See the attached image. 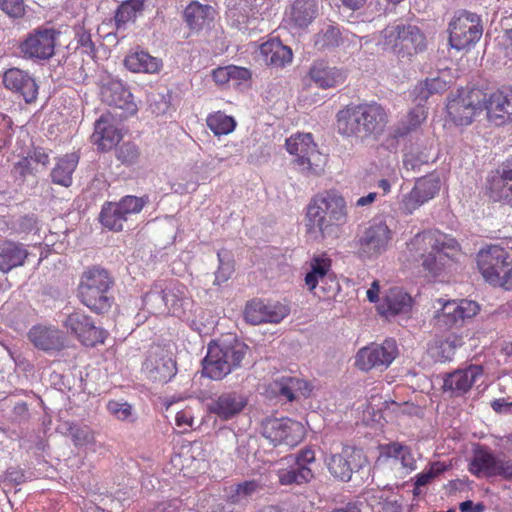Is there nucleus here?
<instances>
[{"label": "nucleus", "mask_w": 512, "mask_h": 512, "mask_svg": "<svg viewBox=\"0 0 512 512\" xmlns=\"http://www.w3.org/2000/svg\"><path fill=\"white\" fill-rule=\"evenodd\" d=\"M249 353V346L236 338L213 341L208 345L202 361L203 375L212 380H221L241 368Z\"/></svg>", "instance_id": "4"}, {"label": "nucleus", "mask_w": 512, "mask_h": 512, "mask_svg": "<svg viewBox=\"0 0 512 512\" xmlns=\"http://www.w3.org/2000/svg\"><path fill=\"white\" fill-rule=\"evenodd\" d=\"M490 95L478 88L461 89L458 95L448 100L446 109L450 119L456 125H469L473 117L486 110L488 113V102Z\"/></svg>", "instance_id": "8"}, {"label": "nucleus", "mask_w": 512, "mask_h": 512, "mask_svg": "<svg viewBox=\"0 0 512 512\" xmlns=\"http://www.w3.org/2000/svg\"><path fill=\"white\" fill-rule=\"evenodd\" d=\"M307 229L314 238H337L348 221L344 197L334 190L315 195L307 207Z\"/></svg>", "instance_id": "2"}, {"label": "nucleus", "mask_w": 512, "mask_h": 512, "mask_svg": "<svg viewBox=\"0 0 512 512\" xmlns=\"http://www.w3.org/2000/svg\"><path fill=\"white\" fill-rule=\"evenodd\" d=\"M217 256H218L220 265L215 274L214 283L217 285H220L221 283L226 282L231 277L234 269L230 262L223 261L220 253H218Z\"/></svg>", "instance_id": "56"}, {"label": "nucleus", "mask_w": 512, "mask_h": 512, "mask_svg": "<svg viewBox=\"0 0 512 512\" xmlns=\"http://www.w3.org/2000/svg\"><path fill=\"white\" fill-rule=\"evenodd\" d=\"M325 463L334 478L347 482L354 472L367 465V458L361 449L345 445L340 452L327 456Z\"/></svg>", "instance_id": "14"}, {"label": "nucleus", "mask_w": 512, "mask_h": 512, "mask_svg": "<svg viewBox=\"0 0 512 512\" xmlns=\"http://www.w3.org/2000/svg\"><path fill=\"white\" fill-rule=\"evenodd\" d=\"M445 469H446V466L443 463H440V462L432 463L428 470L423 471L416 475V477H415L416 489H420V487L427 485L437 475H439L443 471H445Z\"/></svg>", "instance_id": "53"}, {"label": "nucleus", "mask_w": 512, "mask_h": 512, "mask_svg": "<svg viewBox=\"0 0 512 512\" xmlns=\"http://www.w3.org/2000/svg\"><path fill=\"white\" fill-rule=\"evenodd\" d=\"M449 43L456 50L474 45L483 34L480 17L472 12L461 11L449 23Z\"/></svg>", "instance_id": "9"}, {"label": "nucleus", "mask_w": 512, "mask_h": 512, "mask_svg": "<svg viewBox=\"0 0 512 512\" xmlns=\"http://www.w3.org/2000/svg\"><path fill=\"white\" fill-rule=\"evenodd\" d=\"M441 182L438 176L429 175L416 180L413 189L403 195L401 209L406 214H412L420 206L433 199L439 192Z\"/></svg>", "instance_id": "20"}, {"label": "nucleus", "mask_w": 512, "mask_h": 512, "mask_svg": "<svg viewBox=\"0 0 512 512\" xmlns=\"http://www.w3.org/2000/svg\"><path fill=\"white\" fill-rule=\"evenodd\" d=\"M78 161L79 157L75 153L66 154L59 158L51 171L53 183L69 187L72 184V174L77 167Z\"/></svg>", "instance_id": "38"}, {"label": "nucleus", "mask_w": 512, "mask_h": 512, "mask_svg": "<svg viewBox=\"0 0 512 512\" xmlns=\"http://www.w3.org/2000/svg\"><path fill=\"white\" fill-rule=\"evenodd\" d=\"M512 257L509 252L498 245H491L480 250L477 255L478 269L486 282H498L499 276Z\"/></svg>", "instance_id": "18"}, {"label": "nucleus", "mask_w": 512, "mask_h": 512, "mask_svg": "<svg viewBox=\"0 0 512 512\" xmlns=\"http://www.w3.org/2000/svg\"><path fill=\"white\" fill-rule=\"evenodd\" d=\"M68 431L76 446H86L94 441V433L88 426L71 424Z\"/></svg>", "instance_id": "52"}, {"label": "nucleus", "mask_w": 512, "mask_h": 512, "mask_svg": "<svg viewBox=\"0 0 512 512\" xmlns=\"http://www.w3.org/2000/svg\"><path fill=\"white\" fill-rule=\"evenodd\" d=\"M58 36L59 32L53 28L35 29L20 44V51L26 59H50L55 53L54 50Z\"/></svg>", "instance_id": "17"}, {"label": "nucleus", "mask_w": 512, "mask_h": 512, "mask_svg": "<svg viewBox=\"0 0 512 512\" xmlns=\"http://www.w3.org/2000/svg\"><path fill=\"white\" fill-rule=\"evenodd\" d=\"M426 119L425 111L422 107H417L410 111L393 129V137L400 138L408 135L417 129Z\"/></svg>", "instance_id": "44"}, {"label": "nucleus", "mask_w": 512, "mask_h": 512, "mask_svg": "<svg viewBox=\"0 0 512 512\" xmlns=\"http://www.w3.org/2000/svg\"><path fill=\"white\" fill-rule=\"evenodd\" d=\"M341 42L340 31L337 27L329 25L320 31L315 37V47L318 50H331L339 46Z\"/></svg>", "instance_id": "49"}, {"label": "nucleus", "mask_w": 512, "mask_h": 512, "mask_svg": "<svg viewBox=\"0 0 512 512\" xmlns=\"http://www.w3.org/2000/svg\"><path fill=\"white\" fill-rule=\"evenodd\" d=\"M491 285L501 287L505 290H512V258L499 276L498 282H492Z\"/></svg>", "instance_id": "57"}, {"label": "nucleus", "mask_w": 512, "mask_h": 512, "mask_svg": "<svg viewBox=\"0 0 512 512\" xmlns=\"http://www.w3.org/2000/svg\"><path fill=\"white\" fill-rule=\"evenodd\" d=\"M491 407L496 413L512 414V402H507L505 399H495Z\"/></svg>", "instance_id": "63"}, {"label": "nucleus", "mask_w": 512, "mask_h": 512, "mask_svg": "<svg viewBox=\"0 0 512 512\" xmlns=\"http://www.w3.org/2000/svg\"><path fill=\"white\" fill-rule=\"evenodd\" d=\"M143 303L150 313L178 318L187 316L193 308L188 288L178 281L156 284L145 294Z\"/></svg>", "instance_id": "5"}, {"label": "nucleus", "mask_w": 512, "mask_h": 512, "mask_svg": "<svg viewBox=\"0 0 512 512\" xmlns=\"http://www.w3.org/2000/svg\"><path fill=\"white\" fill-rule=\"evenodd\" d=\"M413 25H404V24H393L388 25L382 32L381 36L383 38L381 44L384 48L391 49L393 52H399L402 44L404 43V39L408 35L407 32L410 30Z\"/></svg>", "instance_id": "41"}, {"label": "nucleus", "mask_w": 512, "mask_h": 512, "mask_svg": "<svg viewBox=\"0 0 512 512\" xmlns=\"http://www.w3.org/2000/svg\"><path fill=\"white\" fill-rule=\"evenodd\" d=\"M436 303L441 307L433 317V325L439 330L459 328L466 319L472 318L479 311V305L467 299L443 301L440 298Z\"/></svg>", "instance_id": "11"}, {"label": "nucleus", "mask_w": 512, "mask_h": 512, "mask_svg": "<svg viewBox=\"0 0 512 512\" xmlns=\"http://www.w3.org/2000/svg\"><path fill=\"white\" fill-rule=\"evenodd\" d=\"M274 391L288 401H293L297 394L308 396L310 389L308 383L298 377L282 376L274 382Z\"/></svg>", "instance_id": "37"}, {"label": "nucleus", "mask_w": 512, "mask_h": 512, "mask_svg": "<svg viewBox=\"0 0 512 512\" xmlns=\"http://www.w3.org/2000/svg\"><path fill=\"white\" fill-rule=\"evenodd\" d=\"M106 408L110 415L121 421H133L134 412L132 406L126 401L110 400Z\"/></svg>", "instance_id": "50"}, {"label": "nucleus", "mask_w": 512, "mask_h": 512, "mask_svg": "<svg viewBox=\"0 0 512 512\" xmlns=\"http://www.w3.org/2000/svg\"><path fill=\"white\" fill-rule=\"evenodd\" d=\"M259 484L255 480L244 481L227 489V501L235 505H244L258 491Z\"/></svg>", "instance_id": "43"}, {"label": "nucleus", "mask_w": 512, "mask_h": 512, "mask_svg": "<svg viewBox=\"0 0 512 512\" xmlns=\"http://www.w3.org/2000/svg\"><path fill=\"white\" fill-rule=\"evenodd\" d=\"M62 324L70 335L85 346L93 347L103 343L106 338V332L96 326L93 319L82 310H75L67 314Z\"/></svg>", "instance_id": "15"}, {"label": "nucleus", "mask_w": 512, "mask_h": 512, "mask_svg": "<svg viewBox=\"0 0 512 512\" xmlns=\"http://www.w3.org/2000/svg\"><path fill=\"white\" fill-rule=\"evenodd\" d=\"M487 189L491 200L512 206V158L507 159L496 174L487 179Z\"/></svg>", "instance_id": "24"}, {"label": "nucleus", "mask_w": 512, "mask_h": 512, "mask_svg": "<svg viewBox=\"0 0 512 512\" xmlns=\"http://www.w3.org/2000/svg\"><path fill=\"white\" fill-rule=\"evenodd\" d=\"M18 225L21 231L30 232L37 225V217L34 214L21 216L18 220Z\"/></svg>", "instance_id": "62"}, {"label": "nucleus", "mask_w": 512, "mask_h": 512, "mask_svg": "<svg viewBox=\"0 0 512 512\" xmlns=\"http://www.w3.org/2000/svg\"><path fill=\"white\" fill-rule=\"evenodd\" d=\"M488 118L497 125L512 122V89H501L490 94Z\"/></svg>", "instance_id": "29"}, {"label": "nucleus", "mask_w": 512, "mask_h": 512, "mask_svg": "<svg viewBox=\"0 0 512 512\" xmlns=\"http://www.w3.org/2000/svg\"><path fill=\"white\" fill-rule=\"evenodd\" d=\"M459 346H461V339L456 336L435 339L429 343L427 353L435 362L444 363L453 359Z\"/></svg>", "instance_id": "35"}, {"label": "nucleus", "mask_w": 512, "mask_h": 512, "mask_svg": "<svg viewBox=\"0 0 512 512\" xmlns=\"http://www.w3.org/2000/svg\"><path fill=\"white\" fill-rule=\"evenodd\" d=\"M278 476L282 485H299L309 482L314 477V474L310 467H300L294 464L288 470L279 471Z\"/></svg>", "instance_id": "45"}, {"label": "nucleus", "mask_w": 512, "mask_h": 512, "mask_svg": "<svg viewBox=\"0 0 512 512\" xmlns=\"http://www.w3.org/2000/svg\"><path fill=\"white\" fill-rule=\"evenodd\" d=\"M408 36L404 39L398 55L405 57L421 52L425 48V37L418 27H411L407 32Z\"/></svg>", "instance_id": "47"}, {"label": "nucleus", "mask_w": 512, "mask_h": 512, "mask_svg": "<svg viewBox=\"0 0 512 512\" xmlns=\"http://www.w3.org/2000/svg\"><path fill=\"white\" fill-rule=\"evenodd\" d=\"M427 85L428 84L426 83V81L420 82L414 87L412 91V94L415 98V101L417 102L418 107H421V105L424 102H426L427 99L431 96L430 90L427 87Z\"/></svg>", "instance_id": "58"}, {"label": "nucleus", "mask_w": 512, "mask_h": 512, "mask_svg": "<svg viewBox=\"0 0 512 512\" xmlns=\"http://www.w3.org/2000/svg\"><path fill=\"white\" fill-rule=\"evenodd\" d=\"M412 298L401 288H392L385 297L381 306V312L386 315L407 313L411 310Z\"/></svg>", "instance_id": "36"}, {"label": "nucleus", "mask_w": 512, "mask_h": 512, "mask_svg": "<svg viewBox=\"0 0 512 512\" xmlns=\"http://www.w3.org/2000/svg\"><path fill=\"white\" fill-rule=\"evenodd\" d=\"M391 239V231L382 221H374L355 238L356 254L362 260H372L384 253Z\"/></svg>", "instance_id": "12"}, {"label": "nucleus", "mask_w": 512, "mask_h": 512, "mask_svg": "<svg viewBox=\"0 0 512 512\" xmlns=\"http://www.w3.org/2000/svg\"><path fill=\"white\" fill-rule=\"evenodd\" d=\"M260 57L266 65L283 67L292 61V50L278 39H271L260 46Z\"/></svg>", "instance_id": "31"}, {"label": "nucleus", "mask_w": 512, "mask_h": 512, "mask_svg": "<svg viewBox=\"0 0 512 512\" xmlns=\"http://www.w3.org/2000/svg\"><path fill=\"white\" fill-rule=\"evenodd\" d=\"M226 437L236 442L235 453L237 458L244 463H249L256 454L258 448L257 439L249 434L242 433L238 435L233 431H228Z\"/></svg>", "instance_id": "40"}, {"label": "nucleus", "mask_w": 512, "mask_h": 512, "mask_svg": "<svg viewBox=\"0 0 512 512\" xmlns=\"http://www.w3.org/2000/svg\"><path fill=\"white\" fill-rule=\"evenodd\" d=\"M338 133L359 142L376 140L389 122L386 109L377 102L350 104L336 115Z\"/></svg>", "instance_id": "1"}, {"label": "nucleus", "mask_w": 512, "mask_h": 512, "mask_svg": "<svg viewBox=\"0 0 512 512\" xmlns=\"http://www.w3.org/2000/svg\"><path fill=\"white\" fill-rule=\"evenodd\" d=\"M482 376L483 368L480 365H469L464 369H457L444 376L443 390L450 392L452 396H462Z\"/></svg>", "instance_id": "23"}, {"label": "nucleus", "mask_w": 512, "mask_h": 512, "mask_svg": "<svg viewBox=\"0 0 512 512\" xmlns=\"http://www.w3.org/2000/svg\"><path fill=\"white\" fill-rule=\"evenodd\" d=\"M31 343L43 351H59L64 347L65 336L54 326L35 325L28 332Z\"/></svg>", "instance_id": "26"}, {"label": "nucleus", "mask_w": 512, "mask_h": 512, "mask_svg": "<svg viewBox=\"0 0 512 512\" xmlns=\"http://www.w3.org/2000/svg\"><path fill=\"white\" fill-rule=\"evenodd\" d=\"M212 77L217 84L223 85L228 83L232 78V66L219 67L215 69Z\"/></svg>", "instance_id": "60"}, {"label": "nucleus", "mask_w": 512, "mask_h": 512, "mask_svg": "<svg viewBox=\"0 0 512 512\" xmlns=\"http://www.w3.org/2000/svg\"><path fill=\"white\" fill-rule=\"evenodd\" d=\"M207 126L216 136H220L233 132L236 122L233 117L222 112H216L208 116Z\"/></svg>", "instance_id": "48"}, {"label": "nucleus", "mask_w": 512, "mask_h": 512, "mask_svg": "<svg viewBox=\"0 0 512 512\" xmlns=\"http://www.w3.org/2000/svg\"><path fill=\"white\" fill-rule=\"evenodd\" d=\"M398 355L394 339H386L382 344H372L359 350L356 365L363 371L387 369Z\"/></svg>", "instance_id": "16"}, {"label": "nucleus", "mask_w": 512, "mask_h": 512, "mask_svg": "<svg viewBox=\"0 0 512 512\" xmlns=\"http://www.w3.org/2000/svg\"><path fill=\"white\" fill-rule=\"evenodd\" d=\"M315 462V453L311 449L301 450L295 457V464L302 467H310Z\"/></svg>", "instance_id": "59"}, {"label": "nucleus", "mask_w": 512, "mask_h": 512, "mask_svg": "<svg viewBox=\"0 0 512 512\" xmlns=\"http://www.w3.org/2000/svg\"><path fill=\"white\" fill-rule=\"evenodd\" d=\"M116 158L124 165H134L140 158L139 148L132 142H124L117 148Z\"/></svg>", "instance_id": "51"}, {"label": "nucleus", "mask_w": 512, "mask_h": 512, "mask_svg": "<svg viewBox=\"0 0 512 512\" xmlns=\"http://www.w3.org/2000/svg\"><path fill=\"white\" fill-rule=\"evenodd\" d=\"M263 436L270 442L293 446L303 437V426L289 418L269 419L263 424Z\"/></svg>", "instance_id": "19"}, {"label": "nucleus", "mask_w": 512, "mask_h": 512, "mask_svg": "<svg viewBox=\"0 0 512 512\" xmlns=\"http://www.w3.org/2000/svg\"><path fill=\"white\" fill-rule=\"evenodd\" d=\"M318 12L316 0H295L292 5L291 18L299 27L308 26Z\"/></svg>", "instance_id": "42"}, {"label": "nucleus", "mask_w": 512, "mask_h": 512, "mask_svg": "<svg viewBox=\"0 0 512 512\" xmlns=\"http://www.w3.org/2000/svg\"><path fill=\"white\" fill-rule=\"evenodd\" d=\"M126 68L135 73H157L162 62L160 59L151 56L145 51H135L128 54L124 59Z\"/></svg>", "instance_id": "34"}, {"label": "nucleus", "mask_w": 512, "mask_h": 512, "mask_svg": "<svg viewBox=\"0 0 512 512\" xmlns=\"http://www.w3.org/2000/svg\"><path fill=\"white\" fill-rule=\"evenodd\" d=\"M425 81L428 84L427 87L429 88L431 95L442 93L448 87L447 81L438 76L433 78H427Z\"/></svg>", "instance_id": "61"}, {"label": "nucleus", "mask_w": 512, "mask_h": 512, "mask_svg": "<svg viewBox=\"0 0 512 512\" xmlns=\"http://www.w3.org/2000/svg\"><path fill=\"white\" fill-rule=\"evenodd\" d=\"M114 280L110 273L99 266H93L83 272L78 293L83 305L95 313L108 312L113 303L110 290Z\"/></svg>", "instance_id": "6"}, {"label": "nucleus", "mask_w": 512, "mask_h": 512, "mask_svg": "<svg viewBox=\"0 0 512 512\" xmlns=\"http://www.w3.org/2000/svg\"><path fill=\"white\" fill-rule=\"evenodd\" d=\"M289 314L287 306L276 303H265L260 299L249 301L244 309L246 322L252 325L262 323H280Z\"/></svg>", "instance_id": "21"}, {"label": "nucleus", "mask_w": 512, "mask_h": 512, "mask_svg": "<svg viewBox=\"0 0 512 512\" xmlns=\"http://www.w3.org/2000/svg\"><path fill=\"white\" fill-rule=\"evenodd\" d=\"M246 405V399L236 392L223 393L209 404L211 413L223 420L233 418L239 414Z\"/></svg>", "instance_id": "30"}, {"label": "nucleus", "mask_w": 512, "mask_h": 512, "mask_svg": "<svg viewBox=\"0 0 512 512\" xmlns=\"http://www.w3.org/2000/svg\"><path fill=\"white\" fill-rule=\"evenodd\" d=\"M215 15V9L209 4L192 1L184 10V19L191 29L199 30L209 24Z\"/></svg>", "instance_id": "33"}, {"label": "nucleus", "mask_w": 512, "mask_h": 512, "mask_svg": "<svg viewBox=\"0 0 512 512\" xmlns=\"http://www.w3.org/2000/svg\"><path fill=\"white\" fill-rule=\"evenodd\" d=\"M459 509L461 512H484L485 506L483 503L474 504L471 500H466L459 504Z\"/></svg>", "instance_id": "64"}, {"label": "nucleus", "mask_w": 512, "mask_h": 512, "mask_svg": "<svg viewBox=\"0 0 512 512\" xmlns=\"http://www.w3.org/2000/svg\"><path fill=\"white\" fill-rule=\"evenodd\" d=\"M309 75L320 88L335 87L345 80V74L340 69L329 66L324 61L315 62L310 68Z\"/></svg>", "instance_id": "32"}, {"label": "nucleus", "mask_w": 512, "mask_h": 512, "mask_svg": "<svg viewBox=\"0 0 512 512\" xmlns=\"http://www.w3.org/2000/svg\"><path fill=\"white\" fill-rule=\"evenodd\" d=\"M285 145L287 151L296 156L294 164L299 172L307 176L323 173L326 157L317 150L310 133L293 135Z\"/></svg>", "instance_id": "7"}, {"label": "nucleus", "mask_w": 512, "mask_h": 512, "mask_svg": "<svg viewBox=\"0 0 512 512\" xmlns=\"http://www.w3.org/2000/svg\"><path fill=\"white\" fill-rule=\"evenodd\" d=\"M310 270L305 276V285L313 291L319 282H323L331 269V259L325 254L314 256L310 260Z\"/></svg>", "instance_id": "39"}, {"label": "nucleus", "mask_w": 512, "mask_h": 512, "mask_svg": "<svg viewBox=\"0 0 512 512\" xmlns=\"http://www.w3.org/2000/svg\"><path fill=\"white\" fill-rule=\"evenodd\" d=\"M75 40L77 42V49L82 53L86 54L91 58L95 57L96 48L95 44L91 39V34L83 29H80L76 33Z\"/></svg>", "instance_id": "54"}, {"label": "nucleus", "mask_w": 512, "mask_h": 512, "mask_svg": "<svg viewBox=\"0 0 512 512\" xmlns=\"http://www.w3.org/2000/svg\"><path fill=\"white\" fill-rule=\"evenodd\" d=\"M0 9L12 18L22 17L25 13L24 0H0Z\"/></svg>", "instance_id": "55"}, {"label": "nucleus", "mask_w": 512, "mask_h": 512, "mask_svg": "<svg viewBox=\"0 0 512 512\" xmlns=\"http://www.w3.org/2000/svg\"><path fill=\"white\" fill-rule=\"evenodd\" d=\"M146 203V198L133 195L124 196L119 202H109L102 207L100 222L109 230L121 231L129 217L141 212Z\"/></svg>", "instance_id": "13"}, {"label": "nucleus", "mask_w": 512, "mask_h": 512, "mask_svg": "<svg viewBox=\"0 0 512 512\" xmlns=\"http://www.w3.org/2000/svg\"><path fill=\"white\" fill-rule=\"evenodd\" d=\"M3 84L7 89L21 94L26 103H31L37 98L38 87L35 79L19 68H10L5 71Z\"/></svg>", "instance_id": "25"}, {"label": "nucleus", "mask_w": 512, "mask_h": 512, "mask_svg": "<svg viewBox=\"0 0 512 512\" xmlns=\"http://www.w3.org/2000/svg\"><path fill=\"white\" fill-rule=\"evenodd\" d=\"M468 470L477 478H512V462L506 457H498L486 446L478 445L473 450Z\"/></svg>", "instance_id": "10"}, {"label": "nucleus", "mask_w": 512, "mask_h": 512, "mask_svg": "<svg viewBox=\"0 0 512 512\" xmlns=\"http://www.w3.org/2000/svg\"><path fill=\"white\" fill-rule=\"evenodd\" d=\"M29 252L23 243L2 240L0 241V272L8 273L26 263Z\"/></svg>", "instance_id": "28"}, {"label": "nucleus", "mask_w": 512, "mask_h": 512, "mask_svg": "<svg viewBox=\"0 0 512 512\" xmlns=\"http://www.w3.org/2000/svg\"><path fill=\"white\" fill-rule=\"evenodd\" d=\"M122 138L120 129L114 124L110 114H103L94 125V132L91 136L92 142L101 150H110Z\"/></svg>", "instance_id": "27"}, {"label": "nucleus", "mask_w": 512, "mask_h": 512, "mask_svg": "<svg viewBox=\"0 0 512 512\" xmlns=\"http://www.w3.org/2000/svg\"><path fill=\"white\" fill-rule=\"evenodd\" d=\"M143 0H127L123 2L115 13V23L117 28L124 26L130 21H134L138 14L143 11Z\"/></svg>", "instance_id": "46"}, {"label": "nucleus", "mask_w": 512, "mask_h": 512, "mask_svg": "<svg viewBox=\"0 0 512 512\" xmlns=\"http://www.w3.org/2000/svg\"><path fill=\"white\" fill-rule=\"evenodd\" d=\"M101 98L109 106L121 109L120 117H128L137 113L138 106L132 93L119 80H109L102 86Z\"/></svg>", "instance_id": "22"}, {"label": "nucleus", "mask_w": 512, "mask_h": 512, "mask_svg": "<svg viewBox=\"0 0 512 512\" xmlns=\"http://www.w3.org/2000/svg\"><path fill=\"white\" fill-rule=\"evenodd\" d=\"M407 251L410 258L422 260L424 269L436 275L455 258L459 245L454 238L440 231H424L407 243Z\"/></svg>", "instance_id": "3"}]
</instances>
